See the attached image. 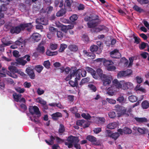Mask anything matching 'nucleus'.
Segmentation results:
<instances>
[{
  "label": "nucleus",
  "mask_w": 149,
  "mask_h": 149,
  "mask_svg": "<svg viewBox=\"0 0 149 149\" xmlns=\"http://www.w3.org/2000/svg\"><path fill=\"white\" fill-rule=\"evenodd\" d=\"M81 116L82 117L87 120H90L91 118V116L88 113L86 114L85 113H83Z\"/></svg>",
  "instance_id": "40"
},
{
  "label": "nucleus",
  "mask_w": 149,
  "mask_h": 149,
  "mask_svg": "<svg viewBox=\"0 0 149 149\" xmlns=\"http://www.w3.org/2000/svg\"><path fill=\"white\" fill-rule=\"evenodd\" d=\"M62 116L61 113L59 112H56L54 113L52 115V117L53 120H58V118Z\"/></svg>",
  "instance_id": "14"
},
{
  "label": "nucleus",
  "mask_w": 149,
  "mask_h": 149,
  "mask_svg": "<svg viewBox=\"0 0 149 149\" xmlns=\"http://www.w3.org/2000/svg\"><path fill=\"white\" fill-rule=\"evenodd\" d=\"M6 38H3L1 39V42L3 44L6 46H8L11 44L10 41H8L6 39Z\"/></svg>",
  "instance_id": "31"
},
{
  "label": "nucleus",
  "mask_w": 149,
  "mask_h": 149,
  "mask_svg": "<svg viewBox=\"0 0 149 149\" xmlns=\"http://www.w3.org/2000/svg\"><path fill=\"white\" fill-rule=\"evenodd\" d=\"M111 56L113 58H119L121 56L120 53L118 49H115L110 53Z\"/></svg>",
  "instance_id": "9"
},
{
  "label": "nucleus",
  "mask_w": 149,
  "mask_h": 149,
  "mask_svg": "<svg viewBox=\"0 0 149 149\" xmlns=\"http://www.w3.org/2000/svg\"><path fill=\"white\" fill-rule=\"evenodd\" d=\"M58 45L56 44L51 43L50 45V49L52 50H54L57 48Z\"/></svg>",
  "instance_id": "44"
},
{
  "label": "nucleus",
  "mask_w": 149,
  "mask_h": 149,
  "mask_svg": "<svg viewBox=\"0 0 149 149\" xmlns=\"http://www.w3.org/2000/svg\"><path fill=\"white\" fill-rule=\"evenodd\" d=\"M21 24L15 27H12L10 30V32L12 33L19 34L21 31H23L22 28L21 27Z\"/></svg>",
  "instance_id": "8"
},
{
  "label": "nucleus",
  "mask_w": 149,
  "mask_h": 149,
  "mask_svg": "<svg viewBox=\"0 0 149 149\" xmlns=\"http://www.w3.org/2000/svg\"><path fill=\"white\" fill-rule=\"evenodd\" d=\"M129 100L131 102H133L137 100V97L135 96L132 95L129 96Z\"/></svg>",
  "instance_id": "34"
},
{
  "label": "nucleus",
  "mask_w": 149,
  "mask_h": 149,
  "mask_svg": "<svg viewBox=\"0 0 149 149\" xmlns=\"http://www.w3.org/2000/svg\"><path fill=\"white\" fill-rule=\"evenodd\" d=\"M6 5H5L4 4L2 5L1 7H0V10L1 12L2 11H5L7 9V8L6 6Z\"/></svg>",
  "instance_id": "62"
},
{
  "label": "nucleus",
  "mask_w": 149,
  "mask_h": 149,
  "mask_svg": "<svg viewBox=\"0 0 149 149\" xmlns=\"http://www.w3.org/2000/svg\"><path fill=\"white\" fill-rule=\"evenodd\" d=\"M17 63L18 64L24 65L27 62L26 60H24L22 59L19 58L16 60Z\"/></svg>",
  "instance_id": "25"
},
{
  "label": "nucleus",
  "mask_w": 149,
  "mask_h": 149,
  "mask_svg": "<svg viewBox=\"0 0 149 149\" xmlns=\"http://www.w3.org/2000/svg\"><path fill=\"white\" fill-rule=\"evenodd\" d=\"M37 92L38 95H41L44 93V91L43 90L39 88L37 89Z\"/></svg>",
  "instance_id": "58"
},
{
  "label": "nucleus",
  "mask_w": 149,
  "mask_h": 149,
  "mask_svg": "<svg viewBox=\"0 0 149 149\" xmlns=\"http://www.w3.org/2000/svg\"><path fill=\"white\" fill-rule=\"evenodd\" d=\"M37 51L40 53H43L45 51V48L44 46H41L39 45L37 48Z\"/></svg>",
  "instance_id": "32"
},
{
  "label": "nucleus",
  "mask_w": 149,
  "mask_h": 149,
  "mask_svg": "<svg viewBox=\"0 0 149 149\" xmlns=\"http://www.w3.org/2000/svg\"><path fill=\"white\" fill-rule=\"evenodd\" d=\"M132 84L130 82L125 83L123 84V89L127 90L132 87Z\"/></svg>",
  "instance_id": "18"
},
{
  "label": "nucleus",
  "mask_w": 149,
  "mask_h": 149,
  "mask_svg": "<svg viewBox=\"0 0 149 149\" xmlns=\"http://www.w3.org/2000/svg\"><path fill=\"white\" fill-rule=\"evenodd\" d=\"M70 111L71 112L74 114H75L78 111V109L76 107L71 108L70 109Z\"/></svg>",
  "instance_id": "55"
},
{
  "label": "nucleus",
  "mask_w": 149,
  "mask_h": 149,
  "mask_svg": "<svg viewBox=\"0 0 149 149\" xmlns=\"http://www.w3.org/2000/svg\"><path fill=\"white\" fill-rule=\"evenodd\" d=\"M117 126L115 123H110L107 125V127L109 129H114Z\"/></svg>",
  "instance_id": "33"
},
{
  "label": "nucleus",
  "mask_w": 149,
  "mask_h": 149,
  "mask_svg": "<svg viewBox=\"0 0 149 149\" xmlns=\"http://www.w3.org/2000/svg\"><path fill=\"white\" fill-rule=\"evenodd\" d=\"M25 87L29 88L31 86V84L30 83L28 82L27 81L25 82L24 84Z\"/></svg>",
  "instance_id": "64"
},
{
  "label": "nucleus",
  "mask_w": 149,
  "mask_h": 149,
  "mask_svg": "<svg viewBox=\"0 0 149 149\" xmlns=\"http://www.w3.org/2000/svg\"><path fill=\"white\" fill-rule=\"evenodd\" d=\"M101 79L103 86H108L111 84V81L113 79L112 76L110 75L106 74L102 77Z\"/></svg>",
  "instance_id": "4"
},
{
  "label": "nucleus",
  "mask_w": 149,
  "mask_h": 149,
  "mask_svg": "<svg viewBox=\"0 0 149 149\" xmlns=\"http://www.w3.org/2000/svg\"><path fill=\"white\" fill-rule=\"evenodd\" d=\"M8 69L13 74L14 73L17 72L18 71V70L16 67L12 66L9 67Z\"/></svg>",
  "instance_id": "23"
},
{
  "label": "nucleus",
  "mask_w": 149,
  "mask_h": 149,
  "mask_svg": "<svg viewBox=\"0 0 149 149\" xmlns=\"http://www.w3.org/2000/svg\"><path fill=\"white\" fill-rule=\"evenodd\" d=\"M68 141L71 143H72L73 144L78 143L79 141V139L78 137L70 136L67 138Z\"/></svg>",
  "instance_id": "12"
},
{
  "label": "nucleus",
  "mask_w": 149,
  "mask_h": 149,
  "mask_svg": "<svg viewBox=\"0 0 149 149\" xmlns=\"http://www.w3.org/2000/svg\"><path fill=\"white\" fill-rule=\"evenodd\" d=\"M142 107L143 109H146L149 107V103L146 100H144L141 104Z\"/></svg>",
  "instance_id": "28"
},
{
  "label": "nucleus",
  "mask_w": 149,
  "mask_h": 149,
  "mask_svg": "<svg viewBox=\"0 0 149 149\" xmlns=\"http://www.w3.org/2000/svg\"><path fill=\"white\" fill-rule=\"evenodd\" d=\"M134 119L137 122L140 123L147 122L148 121L147 119L145 117H135Z\"/></svg>",
  "instance_id": "17"
},
{
  "label": "nucleus",
  "mask_w": 149,
  "mask_h": 149,
  "mask_svg": "<svg viewBox=\"0 0 149 149\" xmlns=\"http://www.w3.org/2000/svg\"><path fill=\"white\" fill-rule=\"evenodd\" d=\"M119 136V134L118 133L116 132L112 133L111 137L116 140L118 138Z\"/></svg>",
  "instance_id": "43"
},
{
  "label": "nucleus",
  "mask_w": 149,
  "mask_h": 149,
  "mask_svg": "<svg viewBox=\"0 0 149 149\" xmlns=\"http://www.w3.org/2000/svg\"><path fill=\"white\" fill-rule=\"evenodd\" d=\"M88 87L90 89L92 90L93 92H95L96 91V88L95 86L93 84H90L88 85Z\"/></svg>",
  "instance_id": "51"
},
{
  "label": "nucleus",
  "mask_w": 149,
  "mask_h": 149,
  "mask_svg": "<svg viewBox=\"0 0 149 149\" xmlns=\"http://www.w3.org/2000/svg\"><path fill=\"white\" fill-rule=\"evenodd\" d=\"M65 45L63 44L61 45L60 47L58 50L59 52H62L65 49V47H64Z\"/></svg>",
  "instance_id": "60"
},
{
  "label": "nucleus",
  "mask_w": 149,
  "mask_h": 149,
  "mask_svg": "<svg viewBox=\"0 0 149 149\" xmlns=\"http://www.w3.org/2000/svg\"><path fill=\"white\" fill-rule=\"evenodd\" d=\"M93 131L96 134H98L101 132V128L100 127L95 128Z\"/></svg>",
  "instance_id": "56"
},
{
  "label": "nucleus",
  "mask_w": 149,
  "mask_h": 149,
  "mask_svg": "<svg viewBox=\"0 0 149 149\" xmlns=\"http://www.w3.org/2000/svg\"><path fill=\"white\" fill-rule=\"evenodd\" d=\"M66 3H67L66 9L67 11H71V9L70 8L71 4L70 1L68 0H66Z\"/></svg>",
  "instance_id": "48"
},
{
  "label": "nucleus",
  "mask_w": 149,
  "mask_h": 149,
  "mask_svg": "<svg viewBox=\"0 0 149 149\" xmlns=\"http://www.w3.org/2000/svg\"><path fill=\"white\" fill-rule=\"evenodd\" d=\"M46 54L49 56H53L57 55L58 54L57 51L52 52L49 50H47L46 52Z\"/></svg>",
  "instance_id": "36"
},
{
  "label": "nucleus",
  "mask_w": 149,
  "mask_h": 149,
  "mask_svg": "<svg viewBox=\"0 0 149 149\" xmlns=\"http://www.w3.org/2000/svg\"><path fill=\"white\" fill-rule=\"evenodd\" d=\"M96 72L100 79L101 78L103 77L104 75L106 74L103 73L102 70L100 68L97 69V70Z\"/></svg>",
  "instance_id": "29"
},
{
  "label": "nucleus",
  "mask_w": 149,
  "mask_h": 149,
  "mask_svg": "<svg viewBox=\"0 0 149 149\" xmlns=\"http://www.w3.org/2000/svg\"><path fill=\"white\" fill-rule=\"evenodd\" d=\"M109 117L111 118H114L116 117V114L115 112L112 111L109 112L108 114Z\"/></svg>",
  "instance_id": "46"
},
{
  "label": "nucleus",
  "mask_w": 149,
  "mask_h": 149,
  "mask_svg": "<svg viewBox=\"0 0 149 149\" xmlns=\"http://www.w3.org/2000/svg\"><path fill=\"white\" fill-rule=\"evenodd\" d=\"M43 65L47 69H49L50 68V63L49 60L45 61L44 62Z\"/></svg>",
  "instance_id": "41"
},
{
  "label": "nucleus",
  "mask_w": 149,
  "mask_h": 149,
  "mask_svg": "<svg viewBox=\"0 0 149 149\" xmlns=\"http://www.w3.org/2000/svg\"><path fill=\"white\" fill-rule=\"evenodd\" d=\"M138 131L141 134H145L147 133L148 132V130L145 127L141 128L139 127Z\"/></svg>",
  "instance_id": "22"
},
{
  "label": "nucleus",
  "mask_w": 149,
  "mask_h": 149,
  "mask_svg": "<svg viewBox=\"0 0 149 149\" xmlns=\"http://www.w3.org/2000/svg\"><path fill=\"white\" fill-rule=\"evenodd\" d=\"M83 52L86 54L88 57H89L91 58L94 59L95 57V55L93 52H87L86 50H84L83 51Z\"/></svg>",
  "instance_id": "19"
},
{
  "label": "nucleus",
  "mask_w": 149,
  "mask_h": 149,
  "mask_svg": "<svg viewBox=\"0 0 149 149\" xmlns=\"http://www.w3.org/2000/svg\"><path fill=\"white\" fill-rule=\"evenodd\" d=\"M85 69L88 72L90 73L91 74L93 72H94V71H95L92 68L89 67H86Z\"/></svg>",
  "instance_id": "52"
},
{
  "label": "nucleus",
  "mask_w": 149,
  "mask_h": 149,
  "mask_svg": "<svg viewBox=\"0 0 149 149\" xmlns=\"http://www.w3.org/2000/svg\"><path fill=\"white\" fill-rule=\"evenodd\" d=\"M96 17H91L88 16H86L84 18V20L86 21L89 22L87 23V25L89 28H92L91 31L92 32H99L101 31L106 29L105 26H103L99 25L98 24L100 22V20L98 19L99 17L96 16Z\"/></svg>",
  "instance_id": "1"
},
{
  "label": "nucleus",
  "mask_w": 149,
  "mask_h": 149,
  "mask_svg": "<svg viewBox=\"0 0 149 149\" xmlns=\"http://www.w3.org/2000/svg\"><path fill=\"white\" fill-rule=\"evenodd\" d=\"M15 91L20 93H23L25 91V89L23 88H21L20 87H16L15 88Z\"/></svg>",
  "instance_id": "38"
},
{
  "label": "nucleus",
  "mask_w": 149,
  "mask_h": 149,
  "mask_svg": "<svg viewBox=\"0 0 149 149\" xmlns=\"http://www.w3.org/2000/svg\"><path fill=\"white\" fill-rule=\"evenodd\" d=\"M37 100V102L42 105L45 104L46 103H47V102L46 101L44 100L42 98L40 97L38 98Z\"/></svg>",
  "instance_id": "39"
},
{
  "label": "nucleus",
  "mask_w": 149,
  "mask_h": 149,
  "mask_svg": "<svg viewBox=\"0 0 149 149\" xmlns=\"http://www.w3.org/2000/svg\"><path fill=\"white\" fill-rule=\"evenodd\" d=\"M13 96L15 101L17 102H18L22 97V95L20 94H17L16 93H15L13 94Z\"/></svg>",
  "instance_id": "21"
},
{
  "label": "nucleus",
  "mask_w": 149,
  "mask_h": 149,
  "mask_svg": "<svg viewBox=\"0 0 149 149\" xmlns=\"http://www.w3.org/2000/svg\"><path fill=\"white\" fill-rule=\"evenodd\" d=\"M36 23L41 24L43 25H46L48 24V20L44 17L38 18L36 19Z\"/></svg>",
  "instance_id": "13"
},
{
  "label": "nucleus",
  "mask_w": 149,
  "mask_h": 149,
  "mask_svg": "<svg viewBox=\"0 0 149 149\" xmlns=\"http://www.w3.org/2000/svg\"><path fill=\"white\" fill-rule=\"evenodd\" d=\"M43 67L40 65H38L35 66V69L39 73H40L43 69Z\"/></svg>",
  "instance_id": "30"
},
{
  "label": "nucleus",
  "mask_w": 149,
  "mask_h": 149,
  "mask_svg": "<svg viewBox=\"0 0 149 149\" xmlns=\"http://www.w3.org/2000/svg\"><path fill=\"white\" fill-rule=\"evenodd\" d=\"M80 69H78L76 70H72V71H70V75H68L66 77V81H68L71 79L72 77H74L75 76L74 79L75 80H79L81 78L80 74Z\"/></svg>",
  "instance_id": "3"
},
{
  "label": "nucleus",
  "mask_w": 149,
  "mask_h": 149,
  "mask_svg": "<svg viewBox=\"0 0 149 149\" xmlns=\"http://www.w3.org/2000/svg\"><path fill=\"white\" fill-rule=\"evenodd\" d=\"M65 131V127L62 124H60L59 128L58 130L59 133H63Z\"/></svg>",
  "instance_id": "45"
},
{
  "label": "nucleus",
  "mask_w": 149,
  "mask_h": 149,
  "mask_svg": "<svg viewBox=\"0 0 149 149\" xmlns=\"http://www.w3.org/2000/svg\"><path fill=\"white\" fill-rule=\"evenodd\" d=\"M121 82H122L121 81L120 82L117 79H114L113 81V83L116 88H121L122 87V84L120 83Z\"/></svg>",
  "instance_id": "16"
},
{
  "label": "nucleus",
  "mask_w": 149,
  "mask_h": 149,
  "mask_svg": "<svg viewBox=\"0 0 149 149\" xmlns=\"http://www.w3.org/2000/svg\"><path fill=\"white\" fill-rule=\"evenodd\" d=\"M103 64L104 66L107 68L108 66L113 65V63L111 60H108L104 59L103 61Z\"/></svg>",
  "instance_id": "24"
},
{
  "label": "nucleus",
  "mask_w": 149,
  "mask_h": 149,
  "mask_svg": "<svg viewBox=\"0 0 149 149\" xmlns=\"http://www.w3.org/2000/svg\"><path fill=\"white\" fill-rule=\"evenodd\" d=\"M86 139L87 140L95 145L99 146L101 144V142L100 140H97L95 137L93 136L88 135L87 136Z\"/></svg>",
  "instance_id": "7"
},
{
  "label": "nucleus",
  "mask_w": 149,
  "mask_h": 149,
  "mask_svg": "<svg viewBox=\"0 0 149 149\" xmlns=\"http://www.w3.org/2000/svg\"><path fill=\"white\" fill-rule=\"evenodd\" d=\"M69 84L70 85V86L72 87H77L78 86V82L77 80L74 79V81H73L72 80H70L68 82Z\"/></svg>",
  "instance_id": "20"
},
{
  "label": "nucleus",
  "mask_w": 149,
  "mask_h": 149,
  "mask_svg": "<svg viewBox=\"0 0 149 149\" xmlns=\"http://www.w3.org/2000/svg\"><path fill=\"white\" fill-rule=\"evenodd\" d=\"M26 72L30 78L32 79L35 78V75L34 70L30 67H28L26 69Z\"/></svg>",
  "instance_id": "11"
},
{
  "label": "nucleus",
  "mask_w": 149,
  "mask_h": 149,
  "mask_svg": "<svg viewBox=\"0 0 149 149\" xmlns=\"http://www.w3.org/2000/svg\"><path fill=\"white\" fill-rule=\"evenodd\" d=\"M74 27V24H69L68 25H66V31L69 29H71Z\"/></svg>",
  "instance_id": "50"
},
{
  "label": "nucleus",
  "mask_w": 149,
  "mask_h": 149,
  "mask_svg": "<svg viewBox=\"0 0 149 149\" xmlns=\"http://www.w3.org/2000/svg\"><path fill=\"white\" fill-rule=\"evenodd\" d=\"M107 70L109 71H114L115 70L116 68L115 66L114 65H111L108 66L107 68Z\"/></svg>",
  "instance_id": "49"
},
{
  "label": "nucleus",
  "mask_w": 149,
  "mask_h": 149,
  "mask_svg": "<svg viewBox=\"0 0 149 149\" xmlns=\"http://www.w3.org/2000/svg\"><path fill=\"white\" fill-rule=\"evenodd\" d=\"M68 48L70 51L74 52L77 51L78 49L77 46L75 45H70L69 46Z\"/></svg>",
  "instance_id": "35"
},
{
  "label": "nucleus",
  "mask_w": 149,
  "mask_h": 149,
  "mask_svg": "<svg viewBox=\"0 0 149 149\" xmlns=\"http://www.w3.org/2000/svg\"><path fill=\"white\" fill-rule=\"evenodd\" d=\"M106 135L107 136L110 137L111 136L112 133L111 131L109 130H107L105 132Z\"/></svg>",
  "instance_id": "59"
},
{
  "label": "nucleus",
  "mask_w": 149,
  "mask_h": 149,
  "mask_svg": "<svg viewBox=\"0 0 149 149\" xmlns=\"http://www.w3.org/2000/svg\"><path fill=\"white\" fill-rule=\"evenodd\" d=\"M123 132L125 134H129L132 133V130L129 128L127 127H125L123 128Z\"/></svg>",
  "instance_id": "37"
},
{
  "label": "nucleus",
  "mask_w": 149,
  "mask_h": 149,
  "mask_svg": "<svg viewBox=\"0 0 149 149\" xmlns=\"http://www.w3.org/2000/svg\"><path fill=\"white\" fill-rule=\"evenodd\" d=\"M90 49L92 52H96L98 49V47L96 45H92L90 46Z\"/></svg>",
  "instance_id": "26"
},
{
  "label": "nucleus",
  "mask_w": 149,
  "mask_h": 149,
  "mask_svg": "<svg viewBox=\"0 0 149 149\" xmlns=\"http://www.w3.org/2000/svg\"><path fill=\"white\" fill-rule=\"evenodd\" d=\"M85 122V121L84 120H78L76 122V125H77L81 126Z\"/></svg>",
  "instance_id": "47"
},
{
  "label": "nucleus",
  "mask_w": 149,
  "mask_h": 149,
  "mask_svg": "<svg viewBox=\"0 0 149 149\" xmlns=\"http://www.w3.org/2000/svg\"><path fill=\"white\" fill-rule=\"evenodd\" d=\"M21 24V27L22 28L23 31L25 30L28 31H31L33 26L31 23H22Z\"/></svg>",
  "instance_id": "10"
},
{
  "label": "nucleus",
  "mask_w": 149,
  "mask_h": 149,
  "mask_svg": "<svg viewBox=\"0 0 149 149\" xmlns=\"http://www.w3.org/2000/svg\"><path fill=\"white\" fill-rule=\"evenodd\" d=\"M133 71L131 69H127L125 71H120L117 74V77L120 78L123 77H129L132 74Z\"/></svg>",
  "instance_id": "5"
},
{
  "label": "nucleus",
  "mask_w": 149,
  "mask_h": 149,
  "mask_svg": "<svg viewBox=\"0 0 149 149\" xmlns=\"http://www.w3.org/2000/svg\"><path fill=\"white\" fill-rule=\"evenodd\" d=\"M64 8H61L56 13V15L57 17H60L63 16L65 14V5H64Z\"/></svg>",
  "instance_id": "15"
},
{
  "label": "nucleus",
  "mask_w": 149,
  "mask_h": 149,
  "mask_svg": "<svg viewBox=\"0 0 149 149\" xmlns=\"http://www.w3.org/2000/svg\"><path fill=\"white\" fill-rule=\"evenodd\" d=\"M117 100L120 103H125L126 99L123 95H120L117 99Z\"/></svg>",
  "instance_id": "27"
},
{
  "label": "nucleus",
  "mask_w": 149,
  "mask_h": 149,
  "mask_svg": "<svg viewBox=\"0 0 149 149\" xmlns=\"http://www.w3.org/2000/svg\"><path fill=\"white\" fill-rule=\"evenodd\" d=\"M133 8L136 11L139 12H141L143 11L142 9L140 7L136 5L134 6Z\"/></svg>",
  "instance_id": "53"
},
{
  "label": "nucleus",
  "mask_w": 149,
  "mask_h": 149,
  "mask_svg": "<svg viewBox=\"0 0 149 149\" xmlns=\"http://www.w3.org/2000/svg\"><path fill=\"white\" fill-rule=\"evenodd\" d=\"M29 111L32 115H33L34 113L37 115V117H39L41 116V113L39 110V108L36 106H30L29 107Z\"/></svg>",
  "instance_id": "6"
},
{
  "label": "nucleus",
  "mask_w": 149,
  "mask_h": 149,
  "mask_svg": "<svg viewBox=\"0 0 149 149\" xmlns=\"http://www.w3.org/2000/svg\"><path fill=\"white\" fill-rule=\"evenodd\" d=\"M78 18L77 15L76 14H73L70 17V20L72 22H74Z\"/></svg>",
  "instance_id": "42"
},
{
  "label": "nucleus",
  "mask_w": 149,
  "mask_h": 149,
  "mask_svg": "<svg viewBox=\"0 0 149 149\" xmlns=\"http://www.w3.org/2000/svg\"><path fill=\"white\" fill-rule=\"evenodd\" d=\"M146 43L144 42H142L139 46V49L141 50L143 49L146 47Z\"/></svg>",
  "instance_id": "54"
},
{
  "label": "nucleus",
  "mask_w": 149,
  "mask_h": 149,
  "mask_svg": "<svg viewBox=\"0 0 149 149\" xmlns=\"http://www.w3.org/2000/svg\"><path fill=\"white\" fill-rule=\"evenodd\" d=\"M116 111L119 112L117 113L118 117L121 116L125 115L126 116H129L128 113L130 114L131 111V109L128 110L127 111V109L126 108L119 104H117L115 106Z\"/></svg>",
  "instance_id": "2"
},
{
  "label": "nucleus",
  "mask_w": 149,
  "mask_h": 149,
  "mask_svg": "<svg viewBox=\"0 0 149 149\" xmlns=\"http://www.w3.org/2000/svg\"><path fill=\"white\" fill-rule=\"evenodd\" d=\"M68 100L70 102H73L74 100V96L73 95H69L68 97Z\"/></svg>",
  "instance_id": "63"
},
{
  "label": "nucleus",
  "mask_w": 149,
  "mask_h": 149,
  "mask_svg": "<svg viewBox=\"0 0 149 149\" xmlns=\"http://www.w3.org/2000/svg\"><path fill=\"white\" fill-rule=\"evenodd\" d=\"M121 61L124 62V65L125 66L127 65L128 63V61L126 59L125 57H123L121 59Z\"/></svg>",
  "instance_id": "57"
},
{
  "label": "nucleus",
  "mask_w": 149,
  "mask_h": 149,
  "mask_svg": "<svg viewBox=\"0 0 149 149\" xmlns=\"http://www.w3.org/2000/svg\"><path fill=\"white\" fill-rule=\"evenodd\" d=\"M136 79L137 83L139 84H141L143 81L142 79L139 76H137L136 77Z\"/></svg>",
  "instance_id": "61"
}]
</instances>
